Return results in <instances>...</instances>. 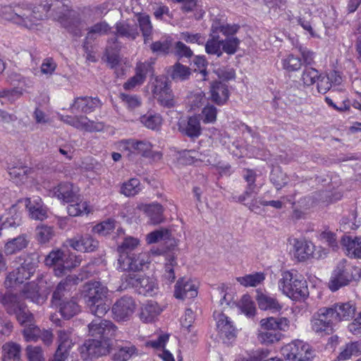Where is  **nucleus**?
Returning <instances> with one entry per match:
<instances>
[{"mask_svg":"<svg viewBox=\"0 0 361 361\" xmlns=\"http://www.w3.org/2000/svg\"><path fill=\"white\" fill-rule=\"evenodd\" d=\"M48 16L74 35H81L82 22L66 1L46 0L35 7L25 4L0 6L1 18L28 30L37 29L39 22Z\"/></svg>","mask_w":361,"mask_h":361,"instance_id":"1","label":"nucleus"},{"mask_svg":"<svg viewBox=\"0 0 361 361\" xmlns=\"http://www.w3.org/2000/svg\"><path fill=\"white\" fill-rule=\"evenodd\" d=\"M108 288L99 281H89L84 284L82 295L90 312L97 317L106 314L109 307L106 303Z\"/></svg>","mask_w":361,"mask_h":361,"instance_id":"2","label":"nucleus"},{"mask_svg":"<svg viewBox=\"0 0 361 361\" xmlns=\"http://www.w3.org/2000/svg\"><path fill=\"white\" fill-rule=\"evenodd\" d=\"M279 288L293 300L303 301L309 296L307 281L289 271L282 273Z\"/></svg>","mask_w":361,"mask_h":361,"instance_id":"3","label":"nucleus"},{"mask_svg":"<svg viewBox=\"0 0 361 361\" xmlns=\"http://www.w3.org/2000/svg\"><path fill=\"white\" fill-rule=\"evenodd\" d=\"M0 303L3 305L6 312L15 314L21 325H29L33 322V314L27 310L26 305L19 300L16 294L0 293Z\"/></svg>","mask_w":361,"mask_h":361,"instance_id":"4","label":"nucleus"},{"mask_svg":"<svg viewBox=\"0 0 361 361\" xmlns=\"http://www.w3.org/2000/svg\"><path fill=\"white\" fill-rule=\"evenodd\" d=\"M123 280L127 286L135 288L139 294L145 296H154L159 292V286L156 279L139 274H129Z\"/></svg>","mask_w":361,"mask_h":361,"instance_id":"5","label":"nucleus"},{"mask_svg":"<svg viewBox=\"0 0 361 361\" xmlns=\"http://www.w3.org/2000/svg\"><path fill=\"white\" fill-rule=\"evenodd\" d=\"M44 263L48 267H54L56 276H61L67 271L77 267L80 262L77 260L73 262L69 255L60 249H56L47 255Z\"/></svg>","mask_w":361,"mask_h":361,"instance_id":"6","label":"nucleus"},{"mask_svg":"<svg viewBox=\"0 0 361 361\" xmlns=\"http://www.w3.org/2000/svg\"><path fill=\"white\" fill-rule=\"evenodd\" d=\"M112 345L109 340L88 339L80 348V353L84 360L96 359L109 354Z\"/></svg>","mask_w":361,"mask_h":361,"instance_id":"7","label":"nucleus"},{"mask_svg":"<svg viewBox=\"0 0 361 361\" xmlns=\"http://www.w3.org/2000/svg\"><path fill=\"white\" fill-rule=\"evenodd\" d=\"M331 309L321 308L311 319V327L319 336L329 335L333 333V317Z\"/></svg>","mask_w":361,"mask_h":361,"instance_id":"8","label":"nucleus"},{"mask_svg":"<svg viewBox=\"0 0 361 361\" xmlns=\"http://www.w3.org/2000/svg\"><path fill=\"white\" fill-rule=\"evenodd\" d=\"M152 95L164 106L172 107L175 105L174 96L169 82L164 76H158L152 83Z\"/></svg>","mask_w":361,"mask_h":361,"instance_id":"9","label":"nucleus"},{"mask_svg":"<svg viewBox=\"0 0 361 361\" xmlns=\"http://www.w3.org/2000/svg\"><path fill=\"white\" fill-rule=\"evenodd\" d=\"M284 357L289 361H309L312 357V350L309 344L295 340L282 348Z\"/></svg>","mask_w":361,"mask_h":361,"instance_id":"10","label":"nucleus"},{"mask_svg":"<svg viewBox=\"0 0 361 361\" xmlns=\"http://www.w3.org/2000/svg\"><path fill=\"white\" fill-rule=\"evenodd\" d=\"M353 280L350 265L345 259L339 262L332 272L329 282V288L331 291H336L341 287L345 286Z\"/></svg>","mask_w":361,"mask_h":361,"instance_id":"11","label":"nucleus"},{"mask_svg":"<svg viewBox=\"0 0 361 361\" xmlns=\"http://www.w3.org/2000/svg\"><path fill=\"white\" fill-rule=\"evenodd\" d=\"M35 265L26 260L18 267L9 272L4 281L5 286L13 288L24 283L35 272Z\"/></svg>","mask_w":361,"mask_h":361,"instance_id":"12","label":"nucleus"},{"mask_svg":"<svg viewBox=\"0 0 361 361\" xmlns=\"http://www.w3.org/2000/svg\"><path fill=\"white\" fill-rule=\"evenodd\" d=\"M89 335L98 340H111L116 336L117 327L109 320H94L88 325Z\"/></svg>","mask_w":361,"mask_h":361,"instance_id":"13","label":"nucleus"},{"mask_svg":"<svg viewBox=\"0 0 361 361\" xmlns=\"http://www.w3.org/2000/svg\"><path fill=\"white\" fill-rule=\"evenodd\" d=\"M294 255L300 262L310 258L319 259L322 257V248L316 246L309 240L294 239Z\"/></svg>","mask_w":361,"mask_h":361,"instance_id":"14","label":"nucleus"},{"mask_svg":"<svg viewBox=\"0 0 361 361\" xmlns=\"http://www.w3.org/2000/svg\"><path fill=\"white\" fill-rule=\"evenodd\" d=\"M60 120L63 123L77 129L87 132L102 131L104 129V123L90 121L85 116H60Z\"/></svg>","mask_w":361,"mask_h":361,"instance_id":"15","label":"nucleus"},{"mask_svg":"<svg viewBox=\"0 0 361 361\" xmlns=\"http://www.w3.org/2000/svg\"><path fill=\"white\" fill-rule=\"evenodd\" d=\"M136 309V304L130 296H123L116 301L112 307V313L117 321L130 319Z\"/></svg>","mask_w":361,"mask_h":361,"instance_id":"16","label":"nucleus"},{"mask_svg":"<svg viewBox=\"0 0 361 361\" xmlns=\"http://www.w3.org/2000/svg\"><path fill=\"white\" fill-rule=\"evenodd\" d=\"M118 147L121 150L127 152L128 156L135 154L147 157L150 156L152 145L147 140L128 139L121 140Z\"/></svg>","mask_w":361,"mask_h":361,"instance_id":"17","label":"nucleus"},{"mask_svg":"<svg viewBox=\"0 0 361 361\" xmlns=\"http://www.w3.org/2000/svg\"><path fill=\"white\" fill-rule=\"evenodd\" d=\"M49 193L63 203L73 202L78 200V188L68 182L59 183Z\"/></svg>","mask_w":361,"mask_h":361,"instance_id":"18","label":"nucleus"},{"mask_svg":"<svg viewBox=\"0 0 361 361\" xmlns=\"http://www.w3.org/2000/svg\"><path fill=\"white\" fill-rule=\"evenodd\" d=\"M153 71L152 63L139 62L135 67V75L130 78L127 82L123 84V88L126 90H130L137 86L141 85L145 80L148 73Z\"/></svg>","mask_w":361,"mask_h":361,"instance_id":"19","label":"nucleus"},{"mask_svg":"<svg viewBox=\"0 0 361 361\" xmlns=\"http://www.w3.org/2000/svg\"><path fill=\"white\" fill-rule=\"evenodd\" d=\"M101 106L102 102L97 97H79L74 99L70 109L75 114H90Z\"/></svg>","mask_w":361,"mask_h":361,"instance_id":"20","label":"nucleus"},{"mask_svg":"<svg viewBox=\"0 0 361 361\" xmlns=\"http://www.w3.org/2000/svg\"><path fill=\"white\" fill-rule=\"evenodd\" d=\"M78 278L68 276L62 280L56 286L52 295V302L57 304L61 300L68 299V296L71 295L73 290H75Z\"/></svg>","mask_w":361,"mask_h":361,"instance_id":"21","label":"nucleus"},{"mask_svg":"<svg viewBox=\"0 0 361 361\" xmlns=\"http://www.w3.org/2000/svg\"><path fill=\"white\" fill-rule=\"evenodd\" d=\"M174 295L178 299H191L197 295L196 283L189 279H179L175 286Z\"/></svg>","mask_w":361,"mask_h":361,"instance_id":"22","label":"nucleus"},{"mask_svg":"<svg viewBox=\"0 0 361 361\" xmlns=\"http://www.w3.org/2000/svg\"><path fill=\"white\" fill-rule=\"evenodd\" d=\"M67 243L77 251L87 252L94 251L99 245L98 241L89 235L68 239Z\"/></svg>","mask_w":361,"mask_h":361,"instance_id":"23","label":"nucleus"},{"mask_svg":"<svg viewBox=\"0 0 361 361\" xmlns=\"http://www.w3.org/2000/svg\"><path fill=\"white\" fill-rule=\"evenodd\" d=\"M229 94L228 86L225 83L216 81L211 84L209 99L216 104H225L228 100Z\"/></svg>","mask_w":361,"mask_h":361,"instance_id":"24","label":"nucleus"},{"mask_svg":"<svg viewBox=\"0 0 361 361\" xmlns=\"http://www.w3.org/2000/svg\"><path fill=\"white\" fill-rule=\"evenodd\" d=\"M180 132L190 138L198 137L202 133L200 119L197 116L188 118L187 121L179 123Z\"/></svg>","mask_w":361,"mask_h":361,"instance_id":"25","label":"nucleus"},{"mask_svg":"<svg viewBox=\"0 0 361 361\" xmlns=\"http://www.w3.org/2000/svg\"><path fill=\"white\" fill-rule=\"evenodd\" d=\"M137 354L138 350L135 345L129 341H121V344L116 343L111 359L113 361H128Z\"/></svg>","mask_w":361,"mask_h":361,"instance_id":"26","label":"nucleus"},{"mask_svg":"<svg viewBox=\"0 0 361 361\" xmlns=\"http://www.w3.org/2000/svg\"><path fill=\"white\" fill-rule=\"evenodd\" d=\"M25 206L29 212L31 219L35 220L43 221L47 218V209L42 204L39 197H35L33 200L27 198L25 200Z\"/></svg>","mask_w":361,"mask_h":361,"instance_id":"27","label":"nucleus"},{"mask_svg":"<svg viewBox=\"0 0 361 361\" xmlns=\"http://www.w3.org/2000/svg\"><path fill=\"white\" fill-rule=\"evenodd\" d=\"M243 178L247 182V186L243 194L239 196L233 197L235 202H244L247 198L250 197L253 194L257 193V185L255 184L257 173L252 169H245L243 173Z\"/></svg>","mask_w":361,"mask_h":361,"instance_id":"28","label":"nucleus"},{"mask_svg":"<svg viewBox=\"0 0 361 361\" xmlns=\"http://www.w3.org/2000/svg\"><path fill=\"white\" fill-rule=\"evenodd\" d=\"M334 320L342 321L352 319L355 313L356 307L352 302L337 303L331 307Z\"/></svg>","mask_w":361,"mask_h":361,"instance_id":"29","label":"nucleus"},{"mask_svg":"<svg viewBox=\"0 0 361 361\" xmlns=\"http://www.w3.org/2000/svg\"><path fill=\"white\" fill-rule=\"evenodd\" d=\"M162 312L157 302L149 300L144 304L140 310L139 318L144 323H152Z\"/></svg>","mask_w":361,"mask_h":361,"instance_id":"30","label":"nucleus"},{"mask_svg":"<svg viewBox=\"0 0 361 361\" xmlns=\"http://www.w3.org/2000/svg\"><path fill=\"white\" fill-rule=\"evenodd\" d=\"M341 243L348 256L361 259V236L344 235L341 238Z\"/></svg>","mask_w":361,"mask_h":361,"instance_id":"31","label":"nucleus"},{"mask_svg":"<svg viewBox=\"0 0 361 361\" xmlns=\"http://www.w3.org/2000/svg\"><path fill=\"white\" fill-rule=\"evenodd\" d=\"M216 319V328L221 337L228 340L235 337V328L227 316L224 314H219Z\"/></svg>","mask_w":361,"mask_h":361,"instance_id":"32","label":"nucleus"},{"mask_svg":"<svg viewBox=\"0 0 361 361\" xmlns=\"http://www.w3.org/2000/svg\"><path fill=\"white\" fill-rule=\"evenodd\" d=\"M290 321L286 317H270L261 319L260 327L265 330L279 331H286L289 327Z\"/></svg>","mask_w":361,"mask_h":361,"instance_id":"33","label":"nucleus"},{"mask_svg":"<svg viewBox=\"0 0 361 361\" xmlns=\"http://www.w3.org/2000/svg\"><path fill=\"white\" fill-rule=\"evenodd\" d=\"M39 288L37 283L32 281L26 283L20 295H17L19 297L20 300H21L20 298H22L30 300L37 304H42L44 302L45 299L39 294Z\"/></svg>","mask_w":361,"mask_h":361,"instance_id":"34","label":"nucleus"},{"mask_svg":"<svg viewBox=\"0 0 361 361\" xmlns=\"http://www.w3.org/2000/svg\"><path fill=\"white\" fill-rule=\"evenodd\" d=\"M256 300L259 307L263 310H270L273 312H279L282 309V305L277 299L269 294L261 291H257Z\"/></svg>","mask_w":361,"mask_h":361,"instance_id":"35","label":"nucleus"},{"mask_svg":"<svg viewBox=\"0 0 361 361\" xmlns=\"http://www.w3.org/2000/svg\"><path fill=\"white\" fill-rule=\"evenodd\" d=\"M21 346L14 342H7L2 345V361H20Z\"/></svg>","mask_w":361,"mask_h":361,"instance_id":"36","label":"nucleus"},{"mask_svg":"<svg viewBox=\"0 0 361 361\" xmlns=\"http://www.w3.org/2000/svg\"><path fill=\"white\" fill-rule=\"evenodd\" d=\"M137 21L144 38V43L147 44L152 40L153 26L149 15L146 13H137Z\"/></svg>","mask_w":361,"mask_h":361,"instance_id":"37","label":"nucleus"},{"mask_svg":"<svg viewBox=\"0 0 361 361\" xmlns=\"http://www.w3.org/2000/svg\"><path fill=\"white\" fill-rule=\"evenodd\" d=\"M149 217L153 224H158L163 221V207L159 203H152L142 205L140 208Z\"/></svg>","mask_w":361,"mask_h":361,"instance_id":"38","label":"nucleus"},{"mask_svg":"<svg viewBox=\"0 0 361 361\" xmlns=\"http://www.w3.org/2000/svg\"><path fill=\"white\" fill-rule=\"evenodd\" d=\"M54 305L59 307L62 317L67 319L76 315L80 310L78 303L73 299H65Z\"/></svg>","mask_w":361,"mask_h":361,"instance_id":"39","label":"nucleus"},{"mask_svg":"<svg viewBox=\"0 0 361 361\" xmlns=\"http://www.w3.org/2000/svg\"><path fill=\"white\" fill-rule=\"evenodd\" d=\"M116 34L123 37L130 39H135L138 35L139 32L136 24H130L127 21H120L116 24Z\"/></svg>","mask_w":361,"mask_h":361,"instance_id":"40","label":"nucleus"},{"mask_svg":"<svg viewBox=\"0 0 361 361\" xmlns=\"http://www.w3.org/2000/svg\"><path fill=\"white\" fill-rule=\"evenodd\" d=\"M27 244V235L23 234L8 240L4 245V250L7 255H13L25 248Z\"/></svg>","mask_w":361,"mask_h":361,"instance_id":"41","label":"nucleus"},{"mask_svg":"<svg viewBox=\"0 0 361 361\" xmlns=\"http://www.w3.org/2000/svg\"><path fill=\"white\" fill-rule=\"evenodd\" d=\"M361 354V341L347 343L339 353L336 360H346L352 356H358Z\"/></svg>","mask_w":361,"mask_h":361,"instance_id":"42","label":"nucleus"},{"mask_svg":"<svg viewBox=\"0 0 361 361\" xmlns=\"http://www.w3.org/2000/svg\"><path fill=\"white\" fill-rule=\"evenodd\" d=\"M30 171L31 169L26 166H13L8 169V173L13 182L20 184L26 180Z\"/></svg>","mask_w":361,"mask_h":361,"instance_id":"43","label":"nucleus"},{"mask_svg":"<svg viewBox=\"0 0 361 361\" xmlns=\"http://www.w3.org/2000/svg\"><path fill=\"white\" fill-rule=\"evenodd\" d=\"M111 30L109 25L105 21H100L87 29V39H94L99 36L109 33Z\"/></svg>","mask_w":361,"mask_h":361,"instance_id":"44","label":"nucleus"},{"mask_svg":"<svg viewBox=\"0 0 361 361\" xmlns=\"http://www.w3.org/2000/svg\"><path fill=\"white\" fill-rule=\"evenodd\" d=\"M265 279V275L262 272H255L236 279L237 281L245 287H255Z\"/></svg>","mask_w":361,"mask_h":361,"instance_id":"45","label":"nucleus"},{"mask_svg":"<svg viewBox=\"0 0 361 361\" xmlns=\"http://www.w3.org/2000/svg\"><path fill=\"white\" fill-rule=\"evenodd\" d=\"M205 51L208 54L216 55L218 57L222 55V42L218 35H211L205 44Z\"/></svg>","mask_w":361,"mask_h":361,"instance_id":"46","label":"nucleus"},{"mask_svg":"<svg viewBox=\"0 0 361 361\" xmlns=\"http://www.w3.org/2000/svg\"><path fill=\"white\" fill-rule=\"evenodd\" d=\"M282 336V334L279 331H273L265 330L260 327L258 331L257 338L258 341L262 344H271L274 342L279 341Z\"/></svg>","mask_w":361,"mask_h":361,"instance_id":"47","label":"nucleus"},{"mask_svg":"<svg viewBox=\"0 0 361 361\" xmlns=\"http://www.w3.org/2000/svg\"><path fill=\"white\" fill-rule=\"evenodd\" d=\"M171 77L173 80L183 81L189 78L191 72L190 69L180 63H176L171 66Z\"/></svg>","mask_w":361,"mask_h":361,"instance_id":"48","label":"nucleus"},{"mask_svg":"<svg viewBox=\"0 0 361 361\" xmlns=\"http://www.w3.org/2000/svg\"><path fill=\"white\" fill-rule=\"evenodd\" d=\"M141 190L140 182L137 178H130L123 183L121 193L127 197L135 196Z\"/></svg>","mask_w":361,"mask_h":361,"instance_id":"49","label":"nucleus"},{"mask_svg":"<svg viewBox=\"0 0 361 361\" xmlns=\"http://www.w3.org/2000/svg\"><path fill=\"white\" fill-rule=\"evenodd\" d=\"M282 66L288 72L298 71L300 69L302 62L299 56H295L293 54H288L281 61Z\"/></svg>","mask_w":361,"mask_h":361,"instance_id":"50","label":"nucleus"},{"mask_svg":"<svg viewBox=\"0 0 361 361\" xmlns=\"http://www.w3.org/2000/svg\"><path fill=\"white\" fill-rule=\"evenodd\" d=\"M218 110L212 104H207L197 116L204 124L214 123L216 121Z\"/></svg>","mask_w":361,"mask_h":361,"instance_id":"51","label":"nucleus"},{"mask_svg":"<svg viewBox=\"0 0 361 361\" xmlns=\"http://www.w3.org/2000/svg\"><path fill=\"white\" fill-rule=\"evenodd\" d=\"M140 122L147 128L158 129L162 123V118L159 114H147L140 118Z\"/></svg>","mask_w":361,"mask_h":361,"instance_id":"52","label":"nucleus"},{"mask_svg":"<svg viewBox=\"0 0 361 361\" xmlns=\"http://www.w3.org/2000/svg\"><path fill=\"white\" fill-rule=\"evenodd\" d=\"M270 181L277 190H280L287 184L288 177L280 167H276L273 169L271 172Z\"/></svg>","mask_w":361,"mask_h":361,"instance_id":"53","label":"nucleus"},{"mask_svg":"<svg viewBox=\"0 0 361 361\" xmlns=\"http://www.w3.org/2000/svg\"><path fill=\"white\" fill-rule=\"evenodd\" d=\"M27 361H45V355L40 346L29 345L25 348Z\"/></svg>","mask_w":361,"mask_h":361,"instance_id":"54","label":"nucleus"},{"mask_svg":"<svg viewBox=\"0 0 361 361\" xmlns=\"http://www.w3.org/2000/svg\"><path fill=\"white\" fill-rule=\"evenodd\" d=\"M71 333L70 329H61L58 331V348L69 350L72 347L73 343L71 339Z\"/></svg>","mask_w":361,"mask_h":361,"instance_id":"55","label":"nucleus"},{"mask_svg":"<svg viewBox=\"0 0 361 361\" xmlns=\"http://www.w3.org/2000/svg\"><path fill=\"white\" fill-rule=\"evenodd\" d=\"M36 235L39 243H46L52 238L54 233L52 227L41 225L37 227Z\"/></svg>","mask_w":361,"mask_h":361,"instance_id":"56","label":"nucleus"},{"mask_svg":"<svg viewBox=\"0 0 361 361\" xmlns=\"http://www.w3.org/2000/svg\"><path fill=\"white\" fill-rule=\"evenodd\" d=\"M67 209L68 214L72 216L88 214L90 212L89 204L85 201H80V202L70 204L68 206Z\"/></svg>","mask_w":361,"mask_h":361,"instance_id":"57","label":"nucleus"},{"mask_svg":"<svg viewBox=\"0 0 361 361\" xmlns=\"http://www.w3.org/2000/svg\"><path fill=\"white\" fill-rule=\"evenodd\" d=\"M318 71L313 68H306L302 74L301 80L306 86H310L314 84L319 78Z\"/></svg>","mask_w":361,"mask_h":361,"instance_id":"58","label":"nucleus"},{"mask_svg":"<svg viewBox=\"0 0 361 361\" xmlns=\"http://www.w3.org/2000/svg\"><path fill=\"white\" fill-rule=\"evenodd\" d=\"M24 90L22 87H14L0 90V97L5 98L10 103H13L23 94Z\"/></svg>","mask_w":361,"mask_h":361,"instance_id":"59","label":"nucleus"},{"mask_svg":"<svg viewBox=\"0 0 361 361\" xmlns=\"http://www.w3.org/2000/svg\"><path fill=\"white\" fill-rule=\"evenodd\" d=\"M131 256L133 259V271L141 270L143 267L148 263L149 257L146 252H140L137 254L131 252Z\"/></svg>","mask_w":361,"mask_h":361,"instance_id":"60","label":"nucleus"},{"mask_svg":"<svg viewBox=\"0 0 361 361\" xmlns=\"http://www.w3.org/2000/svg\"><path fill=\"white\" fill-rule=\"evenodd\" d=\"M117 269L121 271H132V256L131 252H119Z\"/></svg>","mask_w":361,"mask_h":361,"instance_id":"61","label":"nucleus"},{"mask_svg":"<svg viewBox=\"0 0 361 361\" xmlns=\"http://www.w3.org/2000/svg\"><path fill=\"white\" fill-rule=\"evenodd\" d=\"M179 161L183 164H191L200 159V154L195 150H184L179 154Z\"/></svg>","mask_w":361,"mask_h":361,"instance_id":"62","label":"nucleus"},{"mask_svg":"<svg viewBox=\"0 0 361 361\" xmlns=\"http://www.w3.org/2000/svg\"><path fill=\"white\" fill-rule=\"evenodd\" d=\"M222 42V50L228 54H234L238 48L240 40L237 37H227Z\"/></svg>","mask_w":361,"mask_h":361,"instance_id":"63","label":"nucleus"},{"mask_svg":"<svg viewBox=\"0 0 361 361\" xmlns=\"http://www.w3.org/2000/svg\"><path fill=\"white\" fill-rule=\"evenodd\" d=\"M169 233L166 228H161L154 231L147 235L146 240L147 243L152 244L159 242L161 240L169 238Z\"/></svg>","mask_w":361,"mask_h":361,"instance_id":"64","label":"nucleus"}]
</instances>
